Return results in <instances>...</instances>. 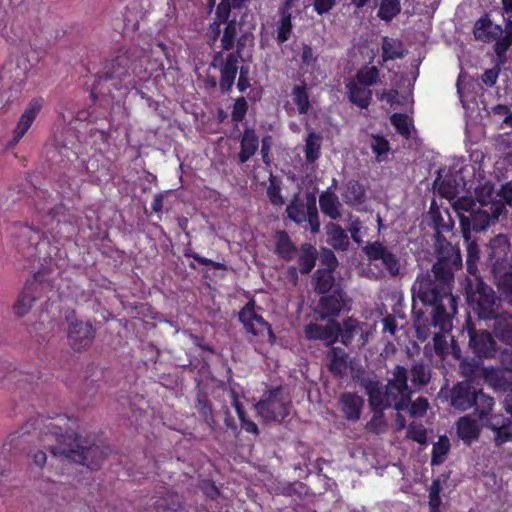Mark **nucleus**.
Segmentation results:
<instances>
[{"label": "nucleus", "mask_w": 512, "mask_h": 512, "mask_svg": "<svg viewBox=\"0 0 512 512\" xmlns=\"http://www.w3.org/2000/svg\"><path fill=\"white\" fill-rule=\"evenodd\" d=\"M461 266L460 250L448 242L440 243L432 273L417 277L412 287L413 297L430 306L447 302L454 309L456 297L452 295V283L454 271Z\"/></svg>", "instance_id": "obj_1"}, {"label": "nucleus", "mask_w": 512, "mask_h": 512, "mask_svg": "<svg viewBox=\"0 0 512 512\" xmlns=\"http://www.w3.org/2000/svg\"><path fill=\"white\" fill-rule=\"evenodd\" d=\"M37 429L41 441L55 457H66L90 469L99 468L111 453L108 446L89 444L74 433L62 434V428L50 419L41 420Z\"/></svg>", "instance_id": "obj_2"}, {"label": "nucleus", "mask_w": 512, "mask_h": 512, "mask_svg": "<svg viewBox=\"0 0 512 512\" xmlns=\"http://www.w3.org/2000/svg\"><path fill=\"white\" fill-rule=\"evenodd\" d=\"M359 383L368 395L370 407L404 411L410 404L412 390L408 385V370L402 365L387 371L385 385L370 377H362Z\"/></svg>", "instance_id": "obj_3"}, {"label": "nucleus", "mask_w": 512, "mask_h": 512, "mask_svg": "<svg viewBox=\"0 0 512 512\" xmlns=\"http://www.w3.org/2000/svg\"><path fill=\"white\" fill-rule=\"evenodd\" d=\"M133 73H136V66L132 55L128 52L120 53L105 62L94 83L93 93L104 95L111 94L112 88L115 90L135 88Z\"/></svg>", "instance_id": "obj_4"}, {"label": "nucleus", "mask_w": 512, "mask_h": 512, "mask_svg": "<svg viewBox=\"0 0 512 512\" xmlns=\"http://www.w3.org/2000/svg\"><path fill=\"white\" fill-rule=\"evenodd\" d=\"M253 40L252 33L244 32L238 39L236 52H230L225 59H223L222 52H217L214 55L211 66L220 70L222 92H227L232 88L238 72L239 59H242V52L247 45L253 44Z\"/></svg>", "instance_id": "obj_5"}, {"label": "nucleus", "mask_w": 512, "mask_h": 512, "mask_svg": "<svg viewBox=\"0 0 512 512\" xmlns=\"http://www.w3.org/2000/svg\"><path fill=\"white\" fill-rule=\"evenodd\" d=\"M255 409L264 421L282 422L290 414L291 398L283 387H276L255 405Z\"/></svg>", "instance_id": "obj_6"}, {"label": "nucleus", "mask_w": 512, "mask_h": 512, "mask_svg": "<svg viewBox=\"0 0 512 512\" xmlns=\"http://www.w3.org/2000/svg\"><path fill=\"white\" fill-rule=\"evenodd\" d=\"M363 252L371 264L382 268L390 277H397L401 274L400 257L384 243L370 242L363 248Z\"/></svg>", "instance_id": "obj_7"}, {"label": "nucleus", "mask_w": 512, "mask_h": 512, "mask_svg": "<svg viewBox=\"0 0 512 512\" xmlns=\"http://www.w3.org/2000/svg\"><path fill=\"white\" fill-rule=\"evenodd\" d=\"M503 212L504 206L502 203H492L475 209L468 216L461 215V228L466 241L469 239L470 230L484 231L492 222L498 221Z\"/></svg>", "instance_id": "obj_8"}, {"label": "nucleus", "mask_w": 512, "mask_h": 512, "mask_svg": "<svg viewBox=\"0 0 512 512\" xmlns=\"http://www.w3.org/2000/svg\"><path fill=\"white\" fill-rule=\"evenodd\" d=\"M469 286L472 290L471 299L476 303L477 312L482 319H494L499 315L501 299L495 291L485 284L479 277H476V283L473 285L469 280Z\"/></svg>", "instance_id": "obj_9"}, {"label": "nucleus", "mask_w": 512, "mask_h": 512, "mask_svg": "<svg viewBox=\"0 0 512 512\" xmlns=\"http://www.w3.org/2000/svg\"><path fill=\"white\" fill-rule=\"evenodd\" d=\"M289 219L297 224L308 222L312 233L316 234L320 230L318 209L315 198L308 197L304 202L296 194L286 208Z\"/></svg>", "instance_id": "obj_10"}, {"label": "nucleus", "mask_w": 512, "mask_h": 512, "mask_svg": "<svg viewBox=\"0 0 512 512\" xmlns=\"http://www.w3.org/2000/svg\"><path fill=\"white\" fill-rule=\"evenodd\" d=\"M29 66L28 59L22 56L9 60L0 71L1 89L18 90L27 79Z\"/></svg>", "instance_id": "obj_11"}, {"label": "nucleus", "mask_w": 512, "mask_h": 512, "mask_svg": "<svg viewBox=\"0 0 512 512\" xmlns=\"http://www.w3.org/2000/svg\"><path fill=\"white\" fill-rule=\"evenodd\" d=\"M47 245V241L42 239L40 231L31 227H22L17 235L15 243L19 253L26 258H41V250Z\"/></svg>", "instance_id": "obj_12"}, {"label": "nucleus", "mask_w": 512, "mask_h": 512, "mask_svg": "<svg viewBox=\"0 0 512 512\" xmlns=\"http://www.w3.org/2000/svg\"><path fill=\"white\" fill-rule=\"evenodd\" d=\"M67 339L74 351H83L91 346L94 340V329L90 323L72 321L68 326Z\"/></svg>", "instance_id": "obj_13"}, {"label": "nucleus", "mask_w": 512, "mask_h": 512, "mask_svg": "<svg viewBox=\"0 0 512 512\" xmlns=\"http://www.w3.org/2000/svg\"><path fill=\"white\" fill-rule=\"evenodd\" d=\"M43 104V98H34L28 103L27 107L18 120L16 127L13 130L12 139L8 143L9 148H12L18 144V142L27 133L37 115L41 111Z\"/></svg>", "instance_id": "obj_14"}, {"label": "nucleus", "mask_w": 512, "mask_h": 512, "mask_svg": "<svg viewBox=\"0 0 512 512\" xmlns=\"http://www.w3.org/2000/svg\"><path fill=\"white\" fill-rule=\"evenodd\" d=\"M44 285L37 280L27 282L22 292L14 303V313L22 317L32 308L34 302L42 296Z\"/></svg>", "instance_id": "obj_15"}, {"label": "nucleus", "mask_w": 512, "mask_h": 512, "mask_svg": "<svg viewBox=\"0 0 512 512\" xmlns=\"http://www.w3.org/2000/svg\"><path fill=\"white\" fill-rule=\"evenodd\" d=\"M254 306V301H249L239 312V321L245 330L254 336L263 335L265 332L271 334L269 324L255 312Z\"/></svg>", "instance_id": "obj_16"}, {"label": "nucleus", "mask_w": 512, "mask_h": 512, "mask_svg": "<svg viewBox=\"0 0 512 512\" xmlns=\"http://www.w3.org/2000/svg\"><path fill=\"white\" fill-rule=\"evenodd\" d=\"M469 346L479 358H492L497 345L491 333L485 330H469Z\"/></svg>", "instance_id": "obj_17"}, {"label": "nucleus", "mask_w": 512, "mask_h": 512, "mask_svg": "<svg viewBox=\"0 0 512 512\" xmlns=\"http://www.w3.org/2000/svg\"><path fill=\"white\" fill-rule=\"evenodd\" d=\"M479 393L470 381H462L455 385L451 391V405L460 411H466L475 404Z\"/></svg>", "instance_id": "obj_18"}, {"label": "nucleus", "mask_w": 512, "mask_h": 512, "mask_svg": "<svg viewBox=\"0 0 512 512\" xmlns=\"http://www.w3.org/2000/svg\"><path fill=\"white\" fill-rule=\"evenodd\" d=\"M346 305V294L342 290H335L332 294L322 296L319 300L317 314L324 320L336 317Z\"/></svg>", "instance_id": "obj_19"}, {"label": "nucleus", "mask_w": 512, "mask_h": 512, "mask_svg": "<svg viewBox=\"0 0 512 512\" xmlns=\"http://www.w3.org/2000/svg\"><path fill=\"white\" fill-rule=\"evenodd\" d=\"M304 332L307 339L321 340L327 346H331L339 337V322L332 321L327 325L311 323L305 326Z\"/></svg>", "instance_id": "obj_20"}, {"label": "nucleus", "mask_w": 512, "mask_h": 512, "mask_svg": "<svg viewBox=\"0 0 512 512\" xmlns=\"http://www.w3.org/2000/svg\"><path fill=\"white\" fill-rule=\"evenodd\" d=\"M301 0H285L283 6L279 10L280 22L277 28V40L280 43L286 42L292 31V15L300 13L299 3Z\"/></svg>", "instance_id": "obj_21"}, {"label": "nucleus", "mask_w": 512, "mask_h": 512, "mask_svg": "<svg viewBox=\"0 0 512 512\" xmlns=\"http://www.w3.org/2000/svg\"><path fill=\"white\" fill-rule=\"evenodd\" d=\"M339 405L344 418L356 422L360 419L364 400L355 393L346 392L339 397Z\"/></svg>", "instance_id": "obj_22"}, {"label": "nucleus", "mask_w": 512, "mask_h": 512, "mask_svg": "<svg viewBox=\"0 0 512 512\" xmlns=\"http://www.w3.org/2000/svg\"><path fill=\"white\" fill-rule=\"evenodd\" d=\"M327 367L333 375L342 378L348 369L349 356L340 347H331L326 353Z\"/></svg>", "instance_id": "obj_23"}, {"label": "nucleus", "mask_w": 512, "mask_h": 512, "mask_svg": "<svg viewBox=\"0 0 512 512\" xmlns=\"http://www.w3.org/2000/svg\"><path fill=\"white\" fill-rule=\"evenodd\" d=\"M457 311V299L455 298V306L452 309L447 306V302H440L434 305V312L432 316V324L434 327H438L442 332H448L452 328V317Z\"/></svg>", "instance_id": "obj_24"}, {"label": "nucleus", "mask_w": 512, "mask_h": 512, "mask_svg": "<svg viewBox=\"0 0 512 512\" xmlns=\"http://www.w3.org/2000/svg\"><path fill=\"white\" fill-rule=\"evenodd\" d=\"M67 211V208L64 205L60 204L49 209L47 212V217L49 218V220H46L45 224H52V222L55 220L57 222V226H60V229L55 231V234L53 235V237L56 238L57 241H60L61 239H67L69 237L66 234L58 236L61 230H64V233H68L69 230L72 229Z\"/></svg>", "instance_id": "obj_25"}, {"label": "nucleus", "mask_w": 512, "mask_h": 512, "mask_svg": "<svg viewBox=\"0 0 512 512\" xmlns=\"http://www.w3.org/2000/svg\"><path fill=\"white\" fill-rule=\"evenodd\" d=\"M327 243L337 251H346L350 241L346 231L338 224L328 223L325 226Z\"/></svg>", "instance_id": "obj_26"}, {"label": "nucleus", "mask_w": 512, "mask_h": 512, "mask_svg": "<svg viewBox=\"0 0 512 512\" xmlns=\"http://www.w3.org/2000/svg\"><path fill=\"white\" fill-rule=\"evenodd\" d=\"M258 146L259 140L254 130L245 129L240 141L239 162H247L256 153Z\"/></svg>", "instance_id": "obj_27"}, {"label": "nucleus", "mask_w": 512, "mask_h": 512, "mask_svg": "<svg viewBox=\"0 0 512 512\" xmlns=\"http://www.w3.org/2000/svg\"><path fill=\"white\" fill-rule=\"evenodd\" d=\"M494 332L504 343L512 345V314L503 312L494 318Z\"/></svg>", "instance_id": "obj_28"}, {"label": "nucleus", "mask_w": 512, "mask_h": 512, "mask_svg": "<svg viewBox=\"0 0 512 512\" xmlns=\"http://www.w3.org/2000/svg\"><path fill=\"white\" fill-rule=\"evenodd\" d=\"M342 196L347 205L358 206L365 202L366 191L358 181L350 180L346 183Z\"/></svg>", "instance_id": "obj_29"}, {"label": "nucleus", "mask_w": 512, "mask_h": 512, "mask_svg": "<svg viewBox=\"0 0 512 512\" xmlns=\"http://www.w3.org/2000/svg\"><path fill=\"white\" fill-rule=\"evenodd\" d=\"M319 205L321 211L333 220L341 217V203L338 197L330 191L322 193L319 197Z\"/></svg>", "instance_id": "obj_30"}, {"label": "nucleus", "mask_w": 512, "mask_h": 512, "mask_svg": "<svg viewBox=\"0 0 512 512\" xmlns=\"http://www.w3.org/2000/svg\"><path fill=\"white\" fill-rule=\"evenodd\" d=\"M457 434L465 443L470 444L479 434L476 421L470 416L461 417L457 422Z\"/></svg>", "instance_id": "obj_31"}, {"label": "nucleus", "mask_w": 512, "mask_h": 512, "mask_svg": "<svg viewBox=\"0 0 512 512\" xmlns=\"http://www.w3.org/2000/svg\"><path fill=\"white\" fill-rule=\"evenodd\" d=\"M224 24L225 28L223 29L221 37V47L222 50L229 51L235 46V44L237 45L238 39L243 33L240 34L241 24L237 23L235 20H231Z\"/></svg>", "instance_id": "obj_32"}, {"label": "nucleus", "mask_w": 512, "mask_h": 512, "mask_svg": "<svg viewBox=\"0 0 512 512\" xmlns=\"http://www.w3.org/2000/svg\"><path fill=\"white\" fill-rule=\"evenodd\" d=\"M347 87L351 102L360 108H367L370 104L372 91L359 83H349Z\"/></svg>", "instance_id": "obj_33"}, {"label": "nucleus", "mask_w": 512, "mask_h": 512, "mask_svg": "<svg viewBox=\"0 0 512 512\" xmlns=\"http://www.w3.org/2000/svg\"><path fill=\"white\" fill-rule=\"evenodd\" d=\"M505 410L512 416V392L505 396L503 401ZM495 443L497 446L512 440V421L508 420L507 423L501 426V428L495 432Z\"/></svg>", "instance_id": "obj_34"}, {"label": "nucleus", "mask_w": 512, "mask_h": 512, "mask_svg": "<svg viewBox=\"0 0 512 512\" xmlns=\"http://www.w3.org/2000/svg\"><path fill=\"white\" fill-rule=\"evenodd\" d=\"M363 329L356 319L348 318L339 323V336H341V342L348 346L352 343L353 339L357 335H362Z\"/></svg>", "instance_id": "obj_35"}, {"label": "nucleus", "mask_w": 512, "mask_h": 512, "mask_svg": "<svg viewBox=\"0 0 512 512\" xmlns=\"http://www.w3.org/2000/svg\"><path fill=\"white\" fill-rule=\"evenodd\" d=\"M317 250L310 244L301 247V254L298 259L299 269L302 274H308L315 266Z\"/></svg>", "instance_id": "obj_36"}, {"label": "nucleus", "mask_w": 512, "mask_h": 512, "mask_svg": "<svg viewBox=\"0 0 512 512\" xmlns=\"http://www.w3.org/2000/svg\"><path fill=\"white\" fill-rule=\"evenodd\" d=\"M334 281L331 271L319 269L313 275L314 290L319 294H325L331 290Z\"/></svg>", "instance_id": "obj_37"}, {"label": "nucleus", "mask_w": 512, "mask_h": 512, "mask_svg": "<svg viewBox=\"0 0 512 512\" xmlns=\"http://www.w3.org/2000/svg\"><path fill=\"white\" fill-rule=\"evenodd\" d=\"M154 506L159 511H179L182 509V497L176 493H167L154 502Z\"/></svg>", "instance_id": "obj_38"}, {"label": "nucleus", "mask_w": 512, "mask_h": 512, "mask_svg": "<svg viewBox=\"0 0 512 512\" xmlns=\"http://www.w3.org/2000/svg\"><path fill=\"white\" fill-rule=\"evenodd\" d=\"M413 386H426L431 380V369L424 363H415L410 369Z\"/></svg>", "instance_id": "obj_39"}, {"label": "nucleus", "mask_w": 512, "mask_h": 512, "mask_svg": "<svg viewBox=\"0 0 512 512\" xmlns=\"http://www.w3.org/2000/svg\"><path fill=\"white\" fill-rule=\"evenodd\" d=\"M322 137L310 132L305 143V158L308 163H314L320 156Z\"/></svg>", "instance_id": "obj_40"}, {"label": "nucleus", "mask_w": 512, "mask_h": 512, "mask_svg": "<svg viewBox=\"0 0 512 512\" xmlns=\"http://www.w3.org/2000/svg\"><path fill=\"white\" fill-rule=\"evenodd\" d=\"M276 252L285 260H291L296 255V248L284 231L277 234Z\"/></svg>", "instance_id": "obj_41"}, {"label": "nucleus", "mask_w": 512, "mask_h": 512, "mask_svg": "<svg viewBox=\"0 0 512 512\" xmlns=\"http://www.w3.org/2000/svg\"><path fill=\"white\" fill-rule=\"evenodd\" d=\"M475 413L481 421H484L494 406V399L486 394H484L481 390L475 399Z\"/></svg>", "instance_id": "obj_42"}, {"label": "nucleus", "mask_w": 512, "mask_h": 512, "mask_svg": "<svg viewBox=\"0 0 512 512\" xmlns=\"http://www.w3.org/2000/svg\"><path fill=\"white\" fill-rule=\"evenodd\" d=\"M382 51L385 61L402 58L404 56L401 42L388 37L383 38Z\"/></svg>", "instance_id": "obj_43"}, {"label": "nucleus", "mask_w": 512, "mask_h": 512, "mask_svg": "<svg viewBox=\"0 0 512 512\" xmlns=\"http://www.w3.org/2000/svg\"><path fill=\"white\" fill-rule=\"evenodd\" d=\"M371 409L374 411V414L370 421L366 424V429L369 432L380 434L386 431L387 429V422L383 413V410L386 408H376L371 407Z\"/></svg>", "instance_id": "obj_44"}, {"label": "nucleus", "mask_w": 512, "mask_h": 512, "mask_svg": "<svg viewBox=\"0 0 512 512\" xmlns=\"http://www.w3.org/2000/svg\"><path fill=\"white\" fill-rule=\"evenodd\" d=\"M293 102L300 114H306L310 108L309 96L305 85H297L292 90Z\"/></svg>", "instance_id": "obj_45"}, {"label": "nucleus", "mask_w": 512, "mask_h": 512, "mask_svg": "<svg viewBox=\"0 0 512 512\" xmlns=\"http://www.w3.org/2000/svg\"><path fill=\"white\" fill-rule=\"evenodd\" d=\"M449 449V439L446 436H440L438 441L433 445L431 463L433 465H439L443 463L445 460V456L449 452Z\"/></svg>", "instance_id": "obj_46"}, {"label": "nucleus", "mask_w": 512, "mask_h": 512, "mask_svg": "<svg viewBox=\"0 0 512 512\" xmlns=\"http://www.w3.org/2000/svg\"><path fill=\"white\" fill-rule=\"evenodd\" d=\"M401 11L399 0H383L380 4L378 16L385 21H390Z\"/></svg>", "instance_id": "obj_47"}, {"label": "nucleus", "mask_w": 512, "mask_h": 512, "mask_svg": "<svg viewBox=\"0 0 512 512\" xmlns=\"http://www.w3.org/2000/svg\"><path fill=\"white\" fill-rule=\"evenodd\" d=\"M378 77L379 70L375 66H365L356 74L358 83L366 87L376 84L378 82Z\"/></svg>", "instance_id": "obj_48"}, {"label": "nucleus", "mask_w": 512, "mask_h": 512, "mask_svg": "<svg viewBox=\"0 0 512 512\" xmlns=\"http://www.w3.org/2000/svg\"><path fill=\"white\" fill-rule=\"evenodd\" d=\"M391 123L399 134L406 138L410 137L412 121L407 115L395 113L391 116Z\"/></svg>", "instance_id": "obj_49"}, {"label": "nucleus", "mask_w": 512, "mask_h": 512, "mask_svg": "<svg viewBox=\"0 0 512 512\" xmlns=\"http://www.w3.org/2000/svg\"><path fill=\"white\" fill-rule=\"evenodd\" d=\"M196 408L198 413L203 417L206 424L212 430H214L217 426V422L213 416V410L209 401L205 397L198 398Z\"/></svg>", "instance_id": "obj_50"}, {"label": "nucleus", "mask_w": 512, "mask_h": 512, "mask_svg": "<svg viewBox=\"0 0 512 512\" xmlns=\"http://www.w3.org/2000/svg\"><path fill=\"white\" fill-rule=\"evenodd\" d=\"M407 438L420 445H425L427 443V430L422 424L412 422L407 427Z\"/></svg>", "instance_id": "obj_51"}, {"label": "nucleus", "mask_w": 512, "mask_h": 512, "mask_svg": "<svg viewBox=\"0 0 512 512\" xmlns=\"http://www.w3.org/2000/svg\"><path fill=\"white\" fill-rule=\"evenodd\" d=\"M492 29V22L487 17H482L476 21L474 26V36L477 40L490 42L488 31Z\"/></svg>", "instance_id": "obj_52"}, {"label": "nucleus", "mask_w": 512, "mask_h": 512, "mask_svg": "<svg viewBox=\"0 0 512 512\" xmlns=\"http://www.w3.org/2000/svg\"><path fill=\"white\" fill-rule=\"evenodd\" d=\"M267 196L270 202L275 206H282L284 199L281 195V189L279 181L273 175L269 178V186L267 188Z\"/></svg>", "instance_id": "obj_53"}, {"label": "nucleus", "mask_w": 512, "mask_h": 512, "mask_svg": "<svg viewBox=\"0 0 512 512\" xmlns=\"http://www.w3.org/2000/svg\"><path fill=\"white\" fill-rule=\"evenodd\" d=\"M475 202L468 197H461L455 200L452 204L453 209L461 220V215L466 216L465 213L471 214L475 210Z\"/></svg>", "instance_id": "obj_54"}, {"label": "nucleus", "mask_w": 512, "mask_h": 512, "mask_svg": "<svg viewBox=\"0 0 512 512\" xmlns=\"http://www.w3.org/2000/svg\"><path fill=\"white\" fill-rule=\"evenodd\" d=\"M429 408V402L424 397H419L415 401L410 400L408 411L411 417L420 418L423 417Z\"/></svg>", "instance_id": "obj_55"}, {"label": "nucleus", "mask_w": 512, "mask_h": 512, "mask_svg": "<svg viewBox=\"0 0 512 512\" xmlns=\"http://www.w3.org/2000/svg\"><path fill=\"white\" fill-rule=\"evenodd\" d=\"M460 371L466 378H474L480 371V361L466 358L460 363Z\"/></svg>", "instance_id": "obj_56"}, {"label": "nucleus", "mask_w": 512, "mask_h": 512, "mask_svg": "<svg viewBox=\"0 0 512 512\" xmlns=\"http://www.w3.org/2000/svg\"><path fill=\"white\" fill-rule=\"evenodd\" d=\"M494 189L489 183H485L483 186L476 190V198L481 206L490 205L495 200L493 199Z\"/></svg>", "instance_id": "obj_57"}, {"label": "nucleus", "mask_w": 512, "mask_h": 512, "mask_svg": "<svg viewBox=\"0 0 512 512\" xmlns=\"http://www.w3.org/2000/svg\"><path fill=\"white\" fill-rule=\"evenodd\" d=\"M496 43L494 45V51L498 57L499 64H503L505 62L506 52L512 45V39L507 37L506 35L496 39Z\"/></svg>", "instance_id": "obj_58"}, {"label": "nucleus", "mask_w": 512, "mask_h": 512, "mask_svg": "<svg viewBox=\"0 0 512 512\" xmlns=\"http://www.w3.org/2000/svg\"><path fill=\"white\" fill-rule=\"evenodd\" d=\"M440 490V481L434 480L429 489V506L433 512H437L441 504Z\"/></svg>", "instance_id": "obj_59"}, {"label": "nucleus", "mask_w": 512, "mask_h": 512, "mask_svg": "<svg viewBox=\"0 0 512 512\" xmlns=\"http://www.w3.org/2000/svg\"><path fill=\"white\" fill-rule=\"evenodd\" d=\"M247 109H248V104H247L246 99L244 97L238 98L235 101L234 106H233V110H232V114H231L232 120L235 122H241L246 115Z\"/></svg>", "instance_id": "obj_60"}, {"label": "nucleus", "mask_w": 512, "mask_h": 512, "mask_svg": "<svg viewBox=\"0 0 512 512\" xmlns=\"http://www.w3.org/2000/svg\"><path fill=\"white\" fill-rule=\"evenodd\" d=\"M320 259L321 263L326 266L325 270H329L332 272L338 266V260L334 252L330 249H322Z\"/></svg>", "instance_id": "obj_61"}, {"label": "nucleus", "mask_w": 512, "mask_h": 512, "mask_svg": "<svg viewBox=\"0 0 512 512\" xmlns=\"http://www.w3.org/2000/svg\"><path fill=\"white\" fill-rule=\"evenodd\" d=\"M499 287L509 298V302L512 305V271H508L501 276L499 279Z\"/></svg>", "instance_id": "obj_62"}, {"label": "nucleus", "mask_w": 512, "mask_h": 512, "mask_svg": "<svg viewBox=\"0 0 512 512\" xmlns=\"http://www.w3.org/2000/svg\"><path fill=\"white\" fill-rule=\"evenodd\" d=\"M371 148L373 152L379 157L388 152L389 143L383 137H373L371 141Z\"/></svg>", "instance_id": "obj_63"}, {"label": "nucleus", "mask_w": 512, "mask_h": 512, "mask_svg": "<svg viewBox=\"0 0 512 512\" xmlns=\"http://www.w3.org/2000/svg\"><path fill=\"white\" fill-rule=\"evenodd\" d=\"M433 344L437 355L445 356L448 354V344L444 335L436 333L433 337Z\"/></svg>", "instance_id": "obj_64"}]
</instances>
